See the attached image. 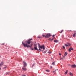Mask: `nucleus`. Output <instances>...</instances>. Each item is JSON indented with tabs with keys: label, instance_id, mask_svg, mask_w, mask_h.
Returning <instances> with one entry per match:
<instances>
[{
	"label": "nucleus",
	"instance_id": "nucleus-1",
	"mask_svg": "<svg viewBox=\"0 0 76 76\" xmlns=\"http://www.w3.org/2000/svg\"><path fill=\"white\" fill-rule=\"evenodd\" d=\"M32 40V39H30L29 40H28L26 42V43L25 44H24L23 42L22 44L25 47H26L28 48L29 47L31 48V47L29 46V45L30 43V41Z\"/></svg>",
	"mask_w": 76,
	"mask_h": 76
},
{
	"label": "nucleus",
	"instance_id": "nucleus-2",
	"mask_svg": "<svg viewBox=\"0 0 76 76\" xmlns=\"http://www.w3.org/2000/svg\"><path fill=\"white\" fill-rule=\"evenodd\" d=\"M51 36V35L50 34H47L45 36V38H48Z\"/></svg>",
	"mask_w": 76,
	"mask_h": 76
},
{
	"label": "nucleus",
	"instance_id": "nucleus-3",
	"mask_svg": "<svg viewBox=\"0 0 76 76\" xmlns=\"http://www.w3.org/2000/svg\"><path fill=\"white\" fill-rule=\"evenodd\" d=\"M23 63L24 65L23 67H26V66H27V64L26 63V62L25 61H23Z\"/></svg>",
	"mask_w": 76,
	"mask_h": 76
},
{
	"label": "nucleus",
	"instance_id": "nucleus-4",
	"mask_svg": "<svg viewBox=\"0 0 76 76\" xmlns=\"http://www.w3.org/2000/svg\"><path fill=\"white\" fill-rule=\"evenodd\" d=\"M71 67L73 68H74L75 67H76V65H73L71 66Z\"/></svg>",
	"mask_w": 76,
	"mask_h": 76
},
{
	"label": "nucleus",
	"instance_id": "nucleus-5",
	"mask_svg": "<svg viewBox=\"0 0 76 76\" xmlns=\"http://www.w3.org/2000/svg\"><path fill=\"white\" fill-rule=\"evenodd\" d=\"M25 67H24L23 66V67H22V69L24 70V71H26L27 69L26 68H25Z\"/></svg>",
	"mask_w": 76,
	"mask_h": 76
},
{
	"label": "nucleus",
	"instance_id": "nucleus-6",
	"mask_svg": "<svg viewBox=\"0 0 76 76\" xmlns=\"http://www.w3.org/2000/svg\"><path fill=\"white\" fill-rule=\"evenodd\" d=\"M73 50V48H71L69 49V52H71V50Z\"/></svg>",
	"mask_w": 76,
	"mask_h": 76
},
{
	"label": "nucleus",
	"instance_id": "nucleus-7",
	"mask_svg": "<svg viewBox=\"0 0 76 76\" xmlns=\"http://www.w3.org/2000/svg\"><path fill=\"white\" fill-rule=\"evenodd\" d=\"M34 48V49L35 50H37L38 51L39 50L37 49V46H35Z\"/></svg>",
	"mask_w": 76,
	"mask_h": 76
},
{
	"label": "nucleus",
	"instance_id": "nucleus-8",
	"mask_svg": "<svg viewBox=\"0 0 76 76\" xmlns=\"http://www.w3.org/2000/svg\"><path fill=\"white\" fill-rule=\"evenodd\" d=\"M42 48H43V50H42V52H43V51H44V49H45V46H44V45H43L42 46Z\"/></svg>",
	"mask_w": 76,
	"mask_h": 76
},
{
	"label": "nucleus",
	"instance_id": "nucleus-9",
	"mask_svg": "<svg viewBox=\"0 0 76 76\" xmlns=\"http://www.w3.org/2000/svg\"><path fill=\"white\" fill-rule=\"evenodd\" d=\"M4 63L3 62H1L0 64V66H2L3 65Z\"/></svg>",
	"mask_w": 76,
	"mask_h": 76
},
{
	"label": "nucleus",
	"instance_id": "nucleus-10",
	"mask_svg": "<svg viewBox=\"0 0 76 76\" xmlns=\"http://www.w3.org/2000/svg\"><path fill=\"white\" fill-rule=\"evenodd\" d=\"M69 75H70L71 76H73V75L71 72H70L69 73Z\"/></svg>",
	"mask_w": 76,
	"mask_h": 76
},
{
	"label": "nucleus",
	"instance_id": "nucleus-11",
	"mask_svg": "<svg viewBox=\"0 0 76 76\" xmlns=\"http://www.w3.org/2000/svg\"><path fill=\"white\" fill-rule=\"evenodd\" d=\"M54 42H55L57 43V42H58V40H54Z\"/></svg>",
	"mask_w": 76,
	"mask_h": 76
},
{
	"label": "nucleus",
	"instance_id": "nucleus-12",
	"mask_svg": "<svg viewBox=\"0 0 76 76\" xmlns=\"http://www.w3.org/2000/svg\"><path fill=\"white\" fill-rule=\"evenodd\" d=\"M68 72V70H66L65 73V75H67Z\"/></svg>",
	"mask_w": 76,
	"mask_h": 76
},
{
	"label": "nucleus",
	"instance_id": "nucleus-13",
	"mask_svg": "<svg viewBox=\"0 0 76 76\" xmlns=\"http://www.w3.org/2000/svg\"><path fill=\"white\" fill-rule=\"evenodd\" d=\"M67 45H68V46H70L71 45V44H70L69 43H67Z\"/></svg>",
	"mask_w": 76,
	"mask_h": 76
},
{
	"label": "nucleus",
	"instance_id": "nucleus-14",
	"mask_svg": "<svg viewBox=\"0 0 76 76\" xmlns=\"http://www.w3.org/2000/svg\"><path fill=\"white\" fill-rule=\"evenodd\" d=\"M39 48H41L42 49V46H41L40 47L39 46Z\"/></svg>",
	"mask_w": 76,
	"mask_h": 76
},
{
	"label": "nucleus",
	"instance_id": "nucleus-15",
	"mask_svg": "<svg viewBox=\"0 0 76 76\" xmlns=\"http://www.w3.org/2000/svg\"><path fill=\"white\" fill-rule=\"evenodd\" d=\"M76 35V33H75V34H73V37H75V35Z\"/></svg>",
	"mask_w": 76,
	"mask_h": 76
},
{
	"label": "nucleus",
	"instance_id": "nucleus-16",
	"mask_svg": "<svg viewBox=\"0 0 76 76\" xmlns=\"http://www.w3.org/2000/svg\"><path fill=\"white\" fill-rule=\"evenodd\" d=\"M47 50H46L45 51H43L42 52L43 53H45L47 52Z\"/></svg>",
	"mask_w": 76,
	"mask_h": 76
},
{
	"label": "nucleus",
	"instance_id": "nucleus-17",
	"mask_svg": "<svg viewBox=\"0 0 76 76\" xmlns=\"http://www.w3.org/2000/svg\"><path fill=\"white\" fill-rule=\"evenodd\" d=\"M46 72H50V70H49L48 69L46 70Z\"/></svg>",
	"mask_w": 76,
	"mask_h": 76
},
{
	"label": "nucleus",
	"instance_id": "nucleus-18",
	"mask_svg": "<svg viewBox=\"0 0 76 76\" xmlns=\"http://www.w3.org/2000/svg\"><path fill=\"white\" fill-rule=\"evenodd\" d=\"M67 54V52H65V53L64 55L65 56H66Z\"/></svg>",
	"mask_w": 76,
	"mask_h": 76
},
{
	"label": "nucleus",
	"instance_id": "nucleus-19",
	"mask_svg": "<svg viewBox=\"0 0 76 76\" xmlns=\"http://www.w3.org/2000/svg\"><path fill=\"white\" fill-rule=\"evenodd\" d=\"M55 61L53 62V63H52L53 65H55Z\"/></svg>",
	"mask_w": 76,
	"mask_h": 76
},
{
	"label": "nucleus",
	"instance_id": "nucleus-20",
	"mask_svg": "<svg viewBox=\"0 0 76 76\" xmlns=\"http://www.w3.org/2000/svg\"><path fill=\"white\" fill-rule=\"evenodd\" d=\"M63 31V30H62L60 32V33H62Z\"/></svg>",
	"mask_w": 76,
	"mask_h": 76
},
{
	"label": "nucleus",
	"instance_id": "nucleus-21",
	"mask_svg": "<svg viewBox=\"0 0 76 76\" xmlns=\"http://www.w3.org/2000/svg\"><path fill=\"white\" fill-rule=\"evenodd\" d=\"M65 45L66 46H69L68 44H65Z\"/></svg>",
	"mask_w": 76,
	"mask_h": 76
},
{
	"label": "nucleus",
	"instance_id": "nucleus-22",
	"mask_svg": "<svg viewBox=\"0 0 76 76\" xmlns=\"http://www.w3.org/2000/svg\"><path fill=\"white\" fill-rule=\"evenodd\" d=\"M48 53H51V52H50L49 51L48 52Z\"/></svg>",
	"mask_w": 76,
	"mask_h": 76
},
{
	"label": "nucleus",
	"instance_id": "nucleus-23",
	"mask_svg": "<svg viewBox=\"0 0 76 76\" xmlns=\"http://www.w3.org/2000/svg\"><path fill=\"white\" fill-rule=\"evenodd\" d=\"M37 37L39 38H41V37Z\"/></svg>",
	"mask_w": 76,
	"mask_h": 76
},
{
	"label": "nucleus",
	"instance_id": "nucleus-24",
	"mask_svg": "<svg viewBox=\"0 0 76 76\" xmlns=\"http://www.w3.org/2000/svg\"><path fill=\"white\" fill-rule=\"evenodd\" d=\"M63 48H64V49H65V47H64V46H63Z\"/></svg>",
	"mask_w": 76,
	"mask_h": 76
},
{
	"label": "nucleus",
	"instance_id": "nucleus-25",
	"mask_svg": "<svg viewBox=\"0 0 76 76\" xmlns=\"http://www.w3.org/2000/svg\"><path fill=\"white\" fill-rule=\"evenodd\" d=\"M63 58H61L60 60H63Z\"/></svg>",
	"mask_w": 76,
	"mask_h": 76
},
{
	"label": "nucleus",
	"instance_id": "nucleus-26",
	"mask_svg": "<svg viewBox=\"0 0 76 76\" xmlns=\"http://www.w3.org/2000/svg\"><path fill=\"white\" fill-rule=\"evenodd\" d=\"M42 36L43 37H45V35H42Z\"/></svg>",
	"mask_w": 76,
	"mask_h": 76
},
{
	"label": "nucleus",
	"instance_id": "nucleus-27",
	"mask_svg": "<svg viewBox=\"0 0 76 76\" xmlns=\"http://www.w3.org/2000/svg\"><path fill=\"white\" fill-rule=\"evenodd\" d=\"M4 43H3V44H2L1 45H4Z\"/></svg>",
	"mask_w": 76,
	"mask_h": 76
},
{
	"label": "nucleus",
	"instance_id": "nucleus-28",
	"mask_svg": "<svg viewBox=\"0 0 76 76\" xmlns=\"http://www.w3.org/2000/svg\"><path fill=\"white\" fill-rule=\"evenodd\" d=\"M34 64H33L32 66V67H33V66H34Z\"/></svg>",
	"mask_w": 76,
	"mask_h": 76
},
{
	"label": "nucleus",
	"instance_id": "nucleus-29",
	"mask_svg": "<svg viewBox=\"0 0 76 76\" xmlns=\"http://www.w3.org/2000/svg\"><path fill=\"white\" fill-rule=\"evenodd\" d=\"M5 68H6V67H4L3 68V69H5Z\"/></svg>",
	"mask_w": 76,
	"mask_h": 76
},
{
	"label": "nucleus",
	"instance_id": "nucleus-30",
	"mask_svg": "<svg viewBox=\"0 0 76 76\" xmlns=\"http://www.w3.org/2000/svg\"><path fill=\"white\" fill-rule=\"evenodd\" d=\"M55 36V35H53V37H54Z\"/></svg>",
	"mask_w": 76,
	"mask_h": 76
},
{
	"label": "nucleus",
	"instance_id": "nucleus-31",
	"mask_svg": "<svg viewBox=\"0 0 76 76\" xmlns=\"http://www.w3.org/2000/svg\"><path fill=\"white\" fill-rule=\"evenodd\" d=\"M34 45L35 46L37 45L35 44H34Z\"/></svg>",
	"mask_w": 76,
	"mask_h": 76
},
{
	"label": "nucleus",
	"instance_id": "nucleus-32",
	"mask_svg": "<svg viewBox=\"0 0 76 76\" xmlns=\"http://www.w3.org/2000/svg\"><path fill=\"white\" fill-rule=\"evenodd\" d=\"M31 46H31V48H31V47H32V44H31Z\"/></svg>",
	"mask_w": 76,
	"mask_h": 76
},
{
	"label": "nucleus",
	"instance_id": "nucleus-33",
	"mask_svg": "<svg viewBox=\"0 0 76 76\" xmlns=\"http://www.w3.org/2000/svg\"><path fill=\"white\" fill-rule=\"evenodd\" d=\"M39 50H40L41 51L42 50H41V49H40V48H39Z\"/></svg>",
	"mask_w": 76,
	"mask_h": 76
},
{
	"label": "nucleus",
	"instance_id": "nucleus-34",
	"mask_svg": "<svg viewBox=\"0 0 76 76\" xmlns=\"http://www.w3.org/2000/svg\"><path fill=\"white\" fill-rule=\"evenodd\" d=\"M59 54L60 55H61V54L60 53H59Z\"/></svg>",
	"mask_w": 76,
	"mask_h": 76
},
{
	"label": "nucleus",
	"instance_id": "nucleus-35",
	"mask_svg": "<svg viewBox=\"0 0 76 76\" xmlns=\"http://www.w3.org/2000/svg\"><path fill=\"white\" fill-rule=\"evenodd\" d=\"M55 72H56V70H55V71H53V73H54Z\"/></svg>",
	"mask_w": 76,
	"mask_h": 76
},
{
	"label": "nucleus",
	"instance_id": "nucleus-36",
	"mask_svg": "<svg viewBox=\"0 0 76 76\" xmlns=\"http://www.w3.org/2000/svg\"><path fill=\"white\" fill-rule=\"evenodd\" d=\"M1 66H0V70H1Z\"/></svg>",
	"mask_w": 76,
	"mask_h": 76
},
{
	"label": "nucleus",
	"instance_id": "nucleus-37",
	"mask_svg": "<svg viewBox=\"0 0 76 76\" xmlns=\"http://www.w3.org/2000/svg\"><path fill=\"white\" fill-rule=\"evenodd\" d=\"M53 39H51V40L52 41Z\"/></svg>",
	"mask_w": 76,
	"mask_h": 76
},
{
	"label": "nucleus",
	"instance_id": "nucleus-38",
	"mask_svg": "<svg viewBox=\"0 0 76 76\" xmlns=\"http://www.w3.org/2000/svg\"><path fill=\"white\" fill-rule=\"evenodd\" d=\"M32 50H34V49H32Z\"/></svg>",
	"mask_w": 76,
	"mask_h": 76
},
{
	"label": "nucleus",
	"instance_id": "nucleus-39",
	"mask_svg": "<svg viewBox=\"0 0 76 76\" xmlns=\"http://www.w3.org/2000/svg\"><path fill=\"white\" fill-rule=\"evenodd\" d=\"M51 68H52V66H51Z\"/></svg>",
	"mask_w": 76,
	"mask_h": 76
},
{
	"label": "nucleus",
	"instance_id": "nucleus-40",
	"mask_svg": "<svg viewBox=\"0 0 76 76\" xmlns=\"http://www.w3.org/2000/svg\"><path fill=\"white\" fill-rule=\"evenodd\" d=\"M23 76H26L25 75H23Z\"/></svg>",
	"mask_w": 76,
	"mask_h": 76
},
{
	"label": "nucleus",
	"instance_id": "nucleus-41",
	"mask_svg": "<svg viewBox=\"0 0 76 76\" xmlns=\"http://www.w3.org/2000/svg\"><path fill=\"white\" fill-rule=\"evenodd\" d=\"M76 31H74V32H75Z\"/></svg>",
	"mask_w": 76,
	"mask_h": 76
},
{
	"label": "nucleus",
	"instance_id": "nucleus-42",
	"mask_svg": "<svg viewBox=\"0 0 76 76\" xmlns=\"http://www.w3.org/2000/svg\"><path fill=\"white\" fill-rule=\"evenodd\" d=\"M0 57H1V56H0Z\"/></svg>",
	"mask_w": 76,
	"mask_h": 76
}]
</instances>
